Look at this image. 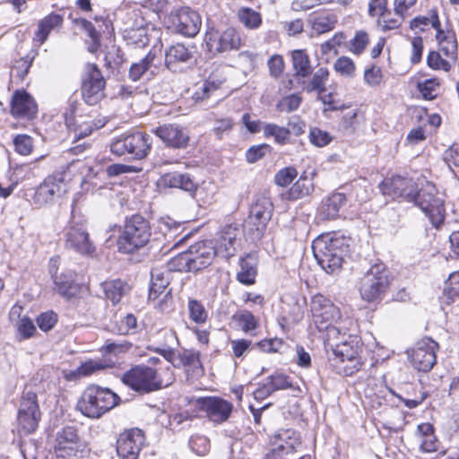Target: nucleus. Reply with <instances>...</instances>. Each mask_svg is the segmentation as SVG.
Listing matches in <instances>:
<instances>
[{
    "instance_id": "1",
    "label": "nucleus",
    "mask_w": 459,
    "mask_h": 459,
    "mask_svg": "<svg viewBox=\"0 0 459 459\" xmlns=\"http://www.w3.org/2000/svg\"><path fill=\"white\" fill-rule=\"evenodd\" d=\"M347 248L346 239L332 233L323 234L312 243L315 258L322 269L328 273L341 268Z\"/></svg>"
},
{
    "instance_id": "2",
    "label": "nucleus",
    "mask_w": 459,
    "mask_h": 459,
    "mask_svg": "<svg viewBox=\"0 0 459 459\" xmlns=\"http://www.w3.org/2000/svg\"><path fill=\"white\" fill-rule=\"evenodd\" d=\"M151 236L149 221L140 214H134L125 221L117 241V248L123 254H133L145 247Z\"/></svg>"
},
{
    "instance_id": "3",
    "label": "nucleus",
    "mask_w": 459,
    "mask_h": 459,
    "mask_svg": "<svg viewBox=\"0 0 459 459\" xmlns=\"http://www.w3.org/2000/svg\"><path fill=\"white\" fill-rule=\"evenodd\" d=\"M120 397L108 388L90 385L82 393L77 409L86 417L98 419L118 404Z\"/></svg>"
},
{
    "instance_id": "4",
    "label": "nucleus",
    "mask_w": 459,
    "mask_h": 459,
    "mask_svg": "<svg viewBox=\"0 0 459 459\" xmlns=\"http://www.w3.org/2000/svg\"><path fill=\"white\" fill-rule=\"evenodd\" d=\"M389 288V272L383 263L371 265L360 278L359 284L360 298L368 303H379Z\"/></svg>"
},
{
    "instance_id": "5",
    "label": "nucleus",
    "mask_w": 459,
    "mask_h": 459,
    "mask_svg": "<svg viewBox=\"0 0 459 459\" xmlns=\"http://www.w3.org/2000/svg\"><path fill=\"white\" fill-rule=\"evenodd\" d=\"M151 135L143 132L123 134L114 139L110 152L117 156L127 155L131 160H143L152 150Z\"/></svg>"
},
{
    "instance_id": "6",
    "label": "nucleus",
    "mask_w": 459,
    "mask_h": 459,
    "mask_svg": "<svg viewBox=\"0 0 459 459\" xmlns=\"http://www.w3.org/2000/svg\"><path fill=\"white\" fill-rule=\"evenodd\" d=\"M125 385L139 393H151L166 387L170 381L164 383L157 370L146 365H138L126 371L122 377Z\"/></svg>"
},
{
    "instance_id": "7",
    "label": "nucleus",
    "mask_w": 459,
    "mask_h": 459,
    "mask_svg": "<svg viewBox=\"0 0 459 459\" xmlns=\"http://www.w3.org/2000/svg\"><path fill=\"white\" fill-rule=\"evenodd\" d=\"M65 247L79 255L93 256L96 253V247L90 238V234L82 219H76L73 215L68 226L65 230Z\"/></svg>"
},
{
    "instance_id": "8",
    "label": "nucleus",
    "mask_w": 459,
    "mask_h": 459,
    "mask_svg": "<svg viewBox=\"0 0 459 459\" xmlns=\"http://www.w3.org/2000/svg\"><path fill=\"white\" fill-rule=\"evenodd\" d=\"M273 212V204L268 196L260 195L255 198L244 225L253 239H260L263 237Z\"/></svg>"
},
{
    "instance_id": "9",
    "label": "nucleus",
    "mask_w": 459,
    "mask_h": 459,
    "mask_svg": "<svg viewBox=\"0 0 459 459\" xmlns=\"http://www.w3.org/2000/svg\"><path fill=\"white\" fill-rule=\"evenodd\" d=\"M434 186L427 185L417 193L414 204L429 217L431 224L438 228L445 220L446 209L444 200L436 196Z\"/></svg>"
},
{
    "instance_id": "10",
    "label": "nucleus",
    "mask_w": 459,
    "mask_h": 459,
    "mask_svg": "<svg viewBox=\"0 0 459 459\" xmlns=\"http://www.w3.org/2000/svg\"><path fill=\"white\" fill-rule=\"evenodd\" d=\"M106 81L96 64L88 63L84 66L82 95L84 101L91 106L98 104L105 96Z\"/></svg>"
},
{
    "instance_id": "11",
    "label": "nucleus",
    "mask_w": 459,
    "mask_h": 459,
    "mask_svg": "<svg viewBox=\"0 0 459 459\" xmlns=\"http://www.w3.org/2000/svg\"><path fill=\"white\" fill-rule=\"evenodd\" d=\"M439 345L429 337H424L407 351L412 367L421 372H429L437 363L436 352Z\"/></svg>"
},
{
    "instance_id": "12",
    "label": "nucleus",
    "mask_w": 459,
    "mask_h": 459,
    "mask_svg": "<svg viewBox=\"0 0 459 459\" xmlns=\"http://www.w3.org/2000/svg\"><path fill=\"white\" fill-rule=\"evenodd\" d=\"M41 418L37 394L34 392L23 393L17 412V421L25 434L33 433L39 427Z\"/></svg>"
},
{
    "instance_id": "13",
    "label": "nucleus",
    "mask_w": 459,
    "mask_h": 459,
    "mask_svg": "<svg viewBox=\"0 0 459 459\" xmlns=\"http://www.w3.org/2000/svg\"><path fill=\"white\" fill-rule=\"evenodd\" d=\"M65 125L74 139L87 137L93 131L102 128L107 124V119L100 116H92L90 114L78 115L72 117L68 113L64 114Z\"/></svg>"
},
{
    "instance_id": "14",
    "label": "nucleus",
    "mask_w": 459,
    "mask_h": 459,
    "mask_svg": "<svg viewBox=\"0 0 459 459\" xmlns=\"http://www.w3.org/2000/svg\"><path fill=\"white\" fill-rule=\"evenodd\" d=\"M145 444L143 431L131 429L121 433L117 440V454L120 459H137Z\"/></svg>"
},
{
    "instance_id": "15",
    "label": "nucleus",
    "mask_w": 459,
    "mask_h": 459,
    "mask_svg": "<svg viewBox=\"0 0 459 459\" xmlns=\"http://www.w3.org/2000/svg\"><path fill=\"white\" fill-rule=\"evenodd\" d=\"M310 307L314 322L318 328L329 324H337L341 318L340 309L321 294L312 298Z\"/></svg>"
},
{
    "instance_id": "16",
    "label": "nucleus",
    "mask_w": 459,
    "mask_h": 459,
    "mask_svg": "<svg viewBox=\"0 0 459 459\" xmlns=\"http://www.w3.org/2000/svg\"><path fill=\"white\" fill-rule=\"evenodd\" d=\"M65 192V185L63 178L57 175L48 176L37 187L32 200L34 204L42 207L53 203L56 197Z\"/></svg>"
},
{
    "instance_id": "17",
    "label": "nucleus",
    "mask_w": 459,
    "mask_h": 459,
    "mask_svg": "<svg viewBox=\"0 0 459 459\" xmlns=\"http://www.w3.org/2000/svg\"><path fill=\"white\" fill-rule=\"evenodd\" d=\"M382 192L393 198L403 197L407 201L413 202L419 191L411 178L394 176L383 181Z\"/></svg>"
},
{
    "instance_id": "18",
    "label": "nucleus",
    "mask_w": 459,
    "mask_h": 459,
    "mask_svg": "<svg viewBox=\"0 0 459 459\" xmlns=\"http://www.w3.org/2000/svg\"><path fill=\"white\" fill-rule=\"evenodd\" d=\"M192 273H197L212 264L217 251L210 241L191 245L186 251Z\"/></svg>"
},
{
    "instance_id": "19",
    "label": "nucleus",
    "mask_w": 459,
    "mask_h": 459,
    "mask_svg": "<svg viewBox=\"0 0 459 459\" xmlns=\"http://www.w3.org/2000/svg\"><path fill=\"white\" fill-rule=\"evenodd\" d=\"M205 41L210 51L218 53L238 49L241 46V39L233 28H227L221 33L217 30L208 31Z\"/></svg>"
},
{
    "instance_id": "20",
    "label": "nucleus",
    "mask_w": 459,
    "mask_h": 459,
    "mask_svg": "<svg viewBox=\"0 0 459 459\" xmlns=\"http://www.w3.org/2000/svg\"><path fill=\"white\" fill-rule=\"evenodd\" d=\"M49 273L54 283L53 290L60 296L69 300L79 293L80 286L75 282L76 273L74 271L66 270L58 274L57 268L51 264Z\"/></svg>"
},
{
    "instance_id": "21",
    "label": "nucleus",
    "mask_w": 459,
    "mask_h": 459,
    "mask_svg": "<svg viewBox=\"0 0 459 459\" xmlns=\"http://www.w3.org/2000/svg\"><path fill=\"white\" fill-rule=\"evenodd\" d=\"M196 403L199 409L216 423L227 420L233 409V405L230 402L218 397L199 398Z\"/></svg>"
},
{
    "instance_id": "22",
    "label": "nucleus",
    "mask_w": 459,
    "mask_h": 459,
    "mask_svg": "<svg viewBox=\"0 0 459 459\" xmlns=\"http://www.w3.org/2000/svg\"><path fill=\"white\" fill-rule=\"evenodd\" d=\"M154 133L167 146L171 148H185L189 141L187 131L176 124L160 126L154 130Z\"/></svg>"
},
{
    "instance_id": "23",
    "label": "nucleus",
    "mask_w": 459,
    "mask_h": 459,
    "mask_svg": "<svg viewBox=\"0 0 459 459\" xmlns=\"http://www.w3.org/2000/svg\"><path fill=\"white\" fill-rule=\"evenodd\" d=\"M79 450V437L74 427H65L56 433L55 451L58 457L65 458Z\"/></svg>"
},
{
    "instance_id": "24",
    "label": "nucleus",
    "mask_w": 459,
    "mask_h": 459,
    "mask_svg": "<svg viewBox=\"0 0 459 459\" xmlns=\"http://www.w3.org/2000/svg\"><path fill=\"white\" fill-rule=\"evenodd\" d=\"M191 59L192 52L184 44L177 43L165 51V65L173 73L183 71Z\"/></svg>"
},
{
    "instance_id": "25",
    "label": "nucleus",
    "mask_w": 459,
    "mask_h": 459,
    "mask_svg": "<svg viewBox=\"0 0 459 459\" xmlns=\"http://www.w3.org/2000/svg\"><path fill=\"white\" fill-rule=\"evenodd\" d=\"M240 228L238 224L234 223L224 226L217 239V247H215L217 254L226 257L233 255L237 249Z\"/></svg>"
},
{
    "instance_id": "26",
    "label": "nucleus",
    "mask_w": 459,
    "mask_h": 459,
    "mask_svg": "<svg viewBox=\"0 0 459 459\" xmlns=\"http://www.w3.org/2000/svg\"><path fill=\"white\" fill-rule=\"evenodd\" d=\"M173 23L180 34L186 37H194L200 30L201 18L196 12L186 8L178 13Z\"/></svg>"
},
{
    "instance_id": "27",
    "label": "nucleus",
    "mask_w": 459,
    "mask_h": 459,
    "mask_svg": "<svg viewBox=\"0 0 459 459\" xmlns=\"http://www.w3.org/2000/svg\"><path fill=\"white\" fill-rule=\"evenodd\" d=\"M38 110L37 104L26 91H17L11 102V113L15 117L32 118Z\"/></svg>"
},
{
    "instance_id": "28",
    "label": "nucleus",
    "mask_w": 459,
    "mask_h": 459,
    "mask_svg": "<svg viewBox=\"0 0 459 459\" xmlns=\"http://www.w3.org/2000/svg\"><path fill=\"white\" fill-rule=\"evenodd\" d=\"M160 185L164 187L179 188L190 194L197 190V183L189 173H165L160 179Z\"/></svg>"
},
{
    "instance_id": "29",
    "label": "nucleus",
    "mask_w": 459,
    "mask_h": 459,
    "mask_svg": "<svg viewBox=\"0 0 459 459\" xmlns=\"http://www.w3.org/2000/svg\"><path fill=\"white\" fill-rule=\"evenodd\" d=\"M346 196L342 193H333L322 201L317 209V216L324 221L333 220L338 216L341 207L345 204Z\"/></svg>"
},
{
    "instance_id": "30",
    "label": "nucleus",
    "mask_w": 459,
    "mask_h": 459,
    "mask_svg": "<svg viewBox=\"0 0 459 459\" xmlns=\"http://www.w3.org/2000/svg\"><path fill=\"white\" fill-rule=\"evenodd\" d=\"M170 272L167 267H155L151 272V287L149 291V300H155L160 295H162L170 281Z\"/></svg>"
},
{
    "instance_id": "31",
    "label": "nucleus",
    "mask_w": 459,
    "mask_h": 459,
    "mask_svg": "<svg viewBox=\"0 0 459 459\" xmlns=\"http://www.w3.org/2000/svg\"><path fill=\"white\" fill-rule=\"evenodd\" d=\"M356 338L348 335L346 339L341 342L333 343V357L329 358L331 363L343 361V359H351L359 357V347Z\"/></svg>"
},
{
    "instance_id": "32",
    "label": "nucleus",
    "mask_w": 459,
    "mask_h": 459,
    "mask_svg": "<svg viewBox=\"0 0 459 459\" xmlns=\"http://www.w3.org/2000/svg\"><path fill=\"white\" fill-rule=\"evenodd\" d=\"M416 436L420 439V450L422 453H433L438 449V441L434 435V428L424 422L417 427Z\"/></svg>"
},
{
    "instance_id": "33",
    "label": "nucleus",
    "mask_w": 459,
    "mask_h": 459,
    "mask_svg": "<svg viewBox=\"0 0 459 459\" xmlns=\"http://www.w3.org/2000/svg\"><path fill=\"white\" fill-rule=\"evenodd\" d=\"M63 23V16L57 13H50L38 24V30L35 31L34 40L42 45L48 38L50 32L58 27H61Z\"/></svg>"
},
{
    "instance_id": "34",
    "label": "nucleus",
    "mask_w": 459,
    "mask_h": 459,
    "mask_svg": "<svg viewBox=\"0 0 459 459\" xmlns=\"http://www.w3.org/2000/svg\"><path fill=\"white\" fill-rule=\"evenodd\" d=\"M437 40L439 45V52L449 59L455 60L457 53V41L454 33L437 30Z\"/></svg>"
},
{
    "instance_id": "35",
    "label": "nucleus",
    "mask_w": 459,
    "mask_h": 459,
    "mask_svg": "<svg viewBox=\"0 0 459 459\" xmlns=\"http://www.w3.org/2000/svg\"><path fill=\"white\" fill-rule=\"evenodd\" d=\"M224 81L223 78H216L215 74H212L207 80L196 85L195 91L193 93V100L198 102L208 99L214 91L221 87Z\"/></svg>"
},
{
    "instance_id": "36",
    "label": "nucleus",
    "mask_w": 459,
    "mask_h": 459,
    "mask_svg": "<svg viewBox=\"0 0 459 459\" xmlns=\"http://www.w3.org/2000/svg\"><path fill=\"white\" fill-rule=\"evenodd\" d=\"M105 296L113 304L118 303L123 296L126 295L130 290L128 284L121 280H113L102 284Z\"/></svg>"
},
{
    "instance_id": "37",
    "label": "nucleus",
    "mask_w": 459,
    "mask_h": 459,
    "mask_svg": "<svg viewBox=\"0 0 459 459\" xmlns=\"http://www.w3.org/2000/svg\"><path fill=\"white\" fill-rule=\"evenodd\" d=\"M156 58L155 52L149 51L148 54L137 63L132 64L129 69V78L134 82L138 81L146 72L151 70L152 74H154V70H152L154 65V60Z\"/></svg>"
},
{
    "instance_id": "38",
    "label": "nucleus",
    "mask_w": 459,
    "mask_h": 459,
    "mask_svg": "<svg viewBox=\"0 0 459 459\" xmlns=\"http://www.w3.org/2000/svg\"><path fill=\"white\" fill-rule=\"evenodd\" d=\"M240 269L237 273V279L239 282L251 285L255 283L256 276V269L252 262L251 257L242 258L239 263Z\"/></svg>"
},
{
    "instance_id": "39",
    "label": "nucleus",
    "mask_w": 459,
    "mask_h": 459,
    "mask_svg": "<svg viewBox=\"0 0 459 459\" xmlns=\"http://www.w3.org/2000/svg\"><path fill=\"white\" fill-rule=\"evenodd\" d=\"M178 368L186 367L193 370L203 369L200 360V352L195 350H183L179 351Z\"/></svg>"
},
{
    "instance_id": "40",
    "label": "nucleus",
    "mask_w": 459,
    "mask_h": 459,
    "mask_svg": "<svg viewBox=\"0 0 459 459\" xmlns=\"http://www.w3.org/2000/svg\"><path fill=\"white\" fill-rule=\"evenodd\" d=\"M439 89L440 82L437 78L426 79L417 82V90L427 100H435L438 95Z\"/></svg>"
},
{
    "instance_id": "41",
    "label": "nucleus",
    "mask_w": 459,
    "mask_h": 459,
    "mask_svg": "<svg viewBox=\"0 0 459 459\" xmlns=\"http://www.w3.org/2000/svg\"><path fill=\"white\" fill-rule=\"evenodd\" d=\"M264 137L268 138L273 136L275 143L279 144H285L289 141L290 130L276 124L268 123L263 126Z\"/></svg>"
},
{
    "instance_id": "42",
    "label": "nucleus",
    "mask_w": 459,
    "mask_h": 459,
    "mask_svg": "<svg viewBox=\"0 0 459 459\" xmlns=\"http://www.w3.org/2000/svg\"><path fill=\"white\" fill-rule=\"evenodd\" d=\"M459 297V272L451 273L445 282L443 301L450 304Z\"/></svg>"
},
{
    "instance_id": "43",
    "label": "nucleus",
    "mask_w": 459,
    "mask_h": 459,
    "mask_svg": "<svg viewBox=\"0 0 459 459\" xmlns=\"http://www.w3.org/2000/svg\"><path fill=\"white\" fill-rule=\"evenodd\" d=\"M292 64L296 74L301 77H306L311 73L310 62L307 55L303 50H294L292 52Z\"/></svg>"
},
{
    "instance_id": "44",
    "label": "nucleus",
    "mask_w": 459,
    "mask_h": 459,
    "mask_svg": "<svg viewBox=\"0 0 459 459\" xmlns=\"http://www.w3.org/2000/svg\"><path fill=\"white\" fill-rule=\"evenodd\" d=\"M239 21L250 30L257 29L262 23L261 14L249 7H242L238 12Z\"/></svg>"
},
{
    "instance_id": "45",
    "label": "nucleus",
    "mask_w": 459,
    "mask_h": 459,
    "mask_svg": "<svg viewBox=\"0 0 459 459\" xmlns=\"http://www.w3.org/2000/svg\"><path fill=\"white\" fill-rule=\"evenodd\" d=\"M338 19L334 14L318 15L313 19L312 29L318 34H323L333 30Z\"/></svg>"
},
{
    "instance_id": "46",
    "label": "nucleus",
    "mask_w": 459,
    "mask_h": 459,
    "mask_svg": "<svg viewBox=\"0 0 459 459\" xmlns=\"http://www.w3.org/2000/svg\"><path fill=\"white\" fill-rule=\"evenodd\" d=\"M314 189L313 184L306 178H300L289 190V198L297 200L309 195Z\"/></svg>"
},
{
    "instance_id": "47",
    "label": "nucleus",
    "mask_w": 459,
    "mask_h": 459,
    "mask_svg": "<svg viewBox=\"0 0 459 459\" xmlns=\"http://www.w3.org/2000/svg\"><path fill=\"white\" fill-rule=\"evenodd\" d=\"M331 365L335 368L336 372L343 376H351L359 371L361 366L360 358L353 357L343 359V361L333 362Z\"/></svg>"
},
{
    "instance_id": "48",
    "label": "nucleus",
    "mask_w": 459,
    "mask_h": 459,
    "mask_svg": "<svg viewBox=\"0 0 459 459\" xmlns=\"http://www.w3.org/2000/svg\"><path fill=\"white\" fill-rule=\"evenodd\" d=\"M16 339L19 342L31 338L36 333V326L28 316L22 317L15 324Z\"/></svg>"
},
{
    "instance_id": "49",
    "label": "nucleus",
    "mask_w": 459,
    "mask_h": 459,
    "mask_svg": "<svg viewBox=\"0 0 459 459\" xmlns=\"http://www.w3.org/2000/svg\"><path fill=\"white\" fill-rule=\"evenodd\" d=\"M319 330L326 331L325 342L331 349H333V343L341 342L348 337L346 332L342 331L336 324L319 326Z\"/></svg>"
},
{
    "instance_id": "50",
    "label": "nucleus",
    "mask_w": 459,
    "mask_h": 459,
    "mask_svg": "<svg viewBox=\"0 0 459 459\" xmlns=\"http://www.w3.org/2000/svg\"><path fill=\"white\" fill-rule=\"evenodd\" d=\"M189 317L196 324H203L208 317L204 305L196 299H189L187 304Z\"/></svg>"
},
{
    "instance_id": "51",
    "label": "nucleus",
    "mask_w": 459,
    "mask_h": 459,
    "mask_svg": "<svg viewBox=\"0 0 459 459\" xmlns=\"http://www.w3.org/2000/svg\"><path fill=\"white\" fill-rule=\"evenodd\" d=\"M168 270L171 272H186V273H192L190 269V264L189 260L186 255V252H182L178 254V255L171 258L167 266Z\"/></svg>"
},
{
    "instance_id": "52",
    "label": "nucleus",
    "mask_w": 459,
    "mask_h": 459,
    "mask_svg": "<svg viewBox=\"0 0 459 459\" xmlns=\"http://www.w3.org/2000/svg\"><path fill=\"white\" fill-rule=\"evenodd\" d=\"M329 76V72L325 67L318 68L314 74L309 85V91H317L323 92L325 90V82Z\"/></svg>"
},
{
    "instance_id": "53",
    "label": "nucleus",
    "mask_w": 459,
    "mask_h": 459,
    "mask_svg": "<svg viewBox=\"0 0 459 459\" xmlns=\"http://www.w3.org/2000/svg\"><path fill=\"white\" fill-rule=\"evenodd\" d=\"M14 150L21 155H29L33 149V140L26 134H18L13 139Z\"/></svg>"
},
{
    "instance_id": "54",
    "label": "nucleus",
    "mask_w": 459,
    "mask_h": 459,
    "mask_svg": "<svg viewBox=\"0 0 459 459\" xmlns=\"http://www.w3.org/2000/svg\"><path fill=\"white\" fill-rule=\"evenodd\" d=\"M267 383L273 389V393L278 390H284L293 388L292 383L290 378L281 373L273 374L267 377Z\"/></svg>"
},
{
    "instance_id": "55",
    "label": "nucleus",
    "mask_w": 459,
    "mask_h": 459,
    "mask_svg": "<svg viewBox=\"0 0 459 459\" xmlns=\"http://www.w3.org/2000/svg\"><path fill=\"white\" fill-rule=\"evenodd\" d=\"M310 143L316 147H325L332 141V136L326 131L313 127L309 131Z\"/></svg>"
},
{
    "instance_id": "56",
    "label": "nucleus",
    "mask_w": 459,
    "mask_h": 459,
    "mask_svg": "<svg viewBox=\"0 0 459 459\" xmlns=\"http://www.w3.org/2000/svg\"><path fill=\"white\" fill-rule=\"evenodd\" d=\"M298 176V171L293 167H287L279 170L274 177V182L280 186L290 185Z\"/></svg>"
},
{
    "instance_id": "57",
    "label": "nucleus",
    "mask_w": 459,
    "mask_h": 459,
    "mask_svg": "<svg viewBox=\"0 0 459 459\" xmlns=\"http://www.w3.org/2000/svg\"><path fill=\"white\" fill-rule=\"evenodd\" d=\"M427 64L430 68L436 70L447 72L451 69L450 62L442 58L440 53L437 51H431L429 53L427 56Z\"/></svg>"
},
{
    "instance_id": "58",
    "label": "nucleus",
    "mask_w": 459,
    "mask_h": 459,
    "mask_svg": "<svg viewBox=\"0 0 459 459\" xmlns=\"http://www.w3.org/2000/svg\"><path fill=\"white\" fill-rule=\"evenodd\" d=\"M271 152V146L266 143L251 146L246 152V159L248 163H255L262 159L267 152Z\"/></svg>"
},
{
    "instance_id": "59",
    "label": "nucleus",
    "mask_w": 459,
    "mask_h": 459,
    "mask_svg": "<svg viewBox=\"0 0 459 459\" xmlns=\"http://www.w3.org/2000/svg\"><path fill=\"white\" fill-rule=\"evenodd\" d=\"M36 322L40 330L48 332L57 323V315L53 311L44 312L38 316Z\"/></svg>"
},
{
    "instance_id": "60",
    "label": "nucleus",
    "mask_w": 459,
    "mask_h": 459,
    "mask_svg": "<svg viewBox=\"0 0 459 459\" xmlns=\"http://www.w3.org/2000/svg\"><path fill=\"white\" fill-rule=\"evenodd\" d=\"M334 69L342 76L350 77L354 74L355 65L350 57L342 56L334 63Z\"/></svg>"
},
{
    "instance_id": "61",
    "label": "nucleus",
    "mask_w": 459,
    "mask_h": 459,
    "mask_svg": "<svg viewBox=\"0 0 459 459\" xmlns=\"http://www.w3.org/2000/svg\"><path fill=\"white\" fill-rule=\"evenodd\" d=\"M368 43V36L364 31H358L355 37L351 40L350 50L356 55H359L365 49Z\"/></svg>"
},
{
    "instance_id": "62",
    "label": "nucleus",
    "mask_w": 459,
    "mask_h": 459,
    "mask_svg": "<svg viewBox=\"0 0 459 459\" xmlns=\"http://www.w3.org/2000/svg\"><path fill=\"white\" fill-rule=\"evenodd\" d=\"M191 449L198 455H204L209 451V440L203 436L194 437L190 439Z\"/></svg>"
},
{
    "instance_id": "63",
    "label": "nucleus",
    "mask_w": 459,
    "mask_h": 459,
    "mask_svg": "<svg viewBox=\"0 0 459 459\" xmlns=\"http://www.w3.org/2000/svg\"><path fill=\"white\" fill-rule=\"evenodd\" d=\"M241 329L247 333L256 328L257 322L254 315L249 311H244L238 316Z\"/></svg>"
},
{
    "instance_id": "64",
    "label": "nucleus",
    "mask_w": 459,
    "mask_h": 459,
    "mask_svg": "<svg viewBox=\"0 0 459 459\" xmlns=\"http://www.w3.org/2000/svg\"><path fill=\"white\" fill-rule=\"evenodd\" d=\"M444 160L449 167H459V144L454 143L445 151Z\"/></svg>"
}]
</instances>
